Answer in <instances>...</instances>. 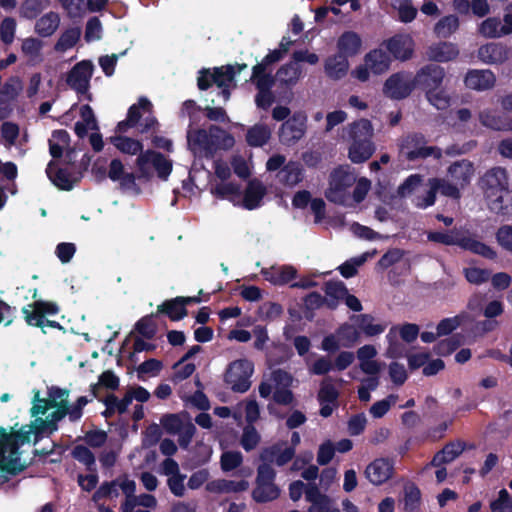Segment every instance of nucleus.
I'll return each mask as SVG.
<instances>
[{
  "mask_svg": "<svg viewBox=\"0 0 512 512\" xmlns=\"http://www.w3.org/2000/svg\"><path fill=\"white\" fill-rule=\"evenodd\" d=\"M360 331L353 324H342L335 333L325 336L321 349L325 352H339L340 348H352L359 342Z\"/></svg>",
  "mask_w": 512,
  "mask_h": 512,
  "instance_id": "9",
  "label": "nucleus"
},
{
  "mask_svg": "<svg viewBox=\"0 0 512 512\" xmlns=\"http://www.w3.org/2000/svg\"><path fill=\"white\" fill-rule=\"evenodd\" d=\"M419 326L414 323H404L401 325L393 326L389 333L387 334V338L389 341H392L393 337L399 335V337L406 343L414 342L419 336Z\"/></svg>",
  "mask_w": 512,
  "mask_h": 512,
  "instance_id": "44",
  "label": "nucleus"
},
{
  "mask_svg": "<svg viewBox=\"0 0 512 512\" xmlns=\"http://www.w3.org/2000/svg\"><path fill=\"white\" fill-rule=\"evenodd\" d=\"M448 175L453 182L464 188L470 183L471 177L474 174V165L467 159H462L452 163L448 167Z\"/></svg>",
  "mask_w": 512,
  "mask_h": 512,
  "instance_id": "27",
  "label": "nucleus"
},
{
  "mask_svg": "<svg viewBox=\"0 0 512 512\" xmlns=\"http://www.w3.org/2000/svg\"><path fill=\"white\" fill-rule=\"evenodd\" d=\"M305 498L311 503L307 512H331V499L321 493L319 487L310 483L307 485L305 490Z\"/></svg>",
  "mask_w": 512,
  "mask_h": 512,
  "instance_id": "29",
  "label": "nucleus"
},
{
  "mask_svg": "<svg viewBox=\"0 0 512 512\" xmlns=\"http://www.w3.org/2000/svg\"><path fill=\"white\" fill-rule=\"evenodd\" d=\"M459 25V18L456 15H446L435 24L434 33L439 38H448L458 30Z\"/></svg>",
  "mask_w": 512,
  "mask_h": 512,
  "instance_id": "46",
  "label": "nucleus"
},
{
  "mask_svg": "<svg viewBox=\"0 0 512 512\" xmlns=\"http://www.w3.org/2000/svg\"><path fill=\"white\" fill-rule=\"evenodd\" d=\"M338 391L332 382L328 379L321 383L318 392V401L321 405L320 415L329 417L337 407Z\"/></svg>",
  "mask_w": 512,
  "mask_h": 512,
  "instance_id": "24",
  "label": "nucleus"
},
{
  "mask_svg": "<svg viewBox=\"0 0 512 512\" xmlns=\"http://www.w3.org/2000/svg\"><path fill=\"white\" fill-rule=\"evenodd\" d=\"M33 433V427L32 426H23L19 431L12 433L8 435L6 433V429L3 427H0V436L15 444V445H22L24 443L30 442L31 435Z\"/></svg>",
  "mask_w": 512,
  "mask_h": 512,
  "instance_id": "54",
  "label": "nucleus"
},
{
  "mask_svg": "<svg viewBox=\"0 0 512 512\" xmlns=\"http://www.w3.org/2000/svg\"><path fill=\"white\" fill-rule=\"evenodd\" d=\"M71 454L77 461L83 463L89 471L95 472V457L87 447L77 445L73 448Z\"/></svg>",
  "mask_w": 512,
  "mask_h": 512,
  "instance_id": "57",
  "label": "nucleus"
},
{
  "mask_svg": "<svg viewBox=\"0 0 512 512\" xmlns=\"http://www.w3.org/2000/svg\"><path fill=\"white\" fill-rule=\"evenodd\" d=\"M213 130L224 134V141L227 146H232L234 138L227 134L220 127L212 125L210 132ZM187 144L188 148L193 154L204 153L206 156H212L217 150V137L212 133H208L205 129H192L189 127L187 131Z\"/></svg>",
  "mask_w": 512,
  "mask_h": 512,
  "instance_id": "6",
  "label": "nucleus"
},
{
  "mask_svg": "<svg viewBox=\"0 0 512 512\" xmlns=\"http://www.w3.org/2000/svg\"><path fill=\"white\" fill-rule=\"evenodd\" d=\"M191 355L186 354L179 362L174 364L175 379L183 380L192 375L195 370V364L189 361Z\"/></svg>",
  "mask_w": 512,
  "mask_h": 512,
  "instance_id": "61",
  "label": "nucleus"
},
{
  "mask_svg": "<svg viewBox=\"0 0 512 512\" xmlns=\"http://www.w3.org/2000/svg\"><path fill=\"white\" fill-rule=\"evenodd\" d=\"M468 318V312L462 311L453 317L443 318L436 326V335L439 337L452 336L455 330L462 328L463 321Z\"/></svg>",
  "mask_w": 512,
  "mask_h": 512,
  "instance_id": "41",
  "label": "nucleus"
},
{
  "mask_svg": "<svg viewBox=\"0 0 512 512\" xmlns=\"http://www.w3.org/2000/svg\"><path fill=\"white\" fill-rule=\"evenodd\" d=\"M478 325L479 322L468 313V318L463 321L461 331L438 342L434 352H456L460 347L472 344L477 338L484 336Z\"/></svg>",
  "mask_w": 512,
  "mask_h": 512,
  "instance_id": "7",
  "label": "nucleus"
},
{
  "mask_svg": "<svg viewBox=\"0 0 512 512\" xmlns=\"http://www.w3.org/2000/svg\"><path fill=\"white\" fill-rule=\"evenodd\" d=\"M159 319L166 316L171 321H180L188 315V310L183 306L179 296L163 301L155 311Z\"/></svg>",
  "mask_w": 512,
  "mask_h": 512,
  "instance_id": "28",
  "label": "nucleus"
},
{
  "mask_svg": "<svg viewBox=\"0 0 512 512\" xmlns=\"http://www.w3.org/2000/svg\"><path fill=\"white\" fill-rule=\"evenodd\" d=\"M159 317L155 312L142 316L125 337L117 352H153L158 348L155 341Z\"/></svg>",
  "mask_w": 512,
  "mask_h": 512,
  "instance_id": "1",
  "label": "nucleus"
},
{
  "mask_svg": "<svg viewBox=\"0 0 512 512\" xmlns=\"http://www.w3.org/2000/svg\"><path fill=\"white\" fill-rule=\"evenodd\" d=\"M425 96L430 104L439 110H444L450 105V97L441 87L438 90L425 92Z\"/></svg>",
  "mask_w": 512,
  "mask_h": 512,
  "instance_id": "58",
  "label": "nucleus"
},
{
  "mask_svg": "<svg viewBox=\"0 0 512 512\" xmlns=\"http://www.w3.org/2000/svg\"><path fill=\"white\" fill-rule=\"evenodd\" d=\"M427 239L431 242L447 246L457 245L463 250L469 251L476 255H480L489 260H494L497 257V253L492 247L477 240L474 237L465 235L456 229L447 232H428Z\"/></svg>",
  "mask_w": 512,
  "mask_h": 512,
  "instance_id": "3",
  "label": "nucleus"
},
{
  "mask_svg": "<svg viewBox=\"0 0 512 512\" xmlns=\"http://www.w3.org/2000/svg\"><path fill=\"white\" fill-rule=\"evenodd\" d=\"M498 244L512 253V225H503L496 232Z\"/></svg>",
  "mask_w": 512,
  "mask_h": 512,
  "instance_id": "64",
  "label": "nucleus"
},
{
  "mask_svg": "<svg viewBox=\"0 0 512 512\" xmlns=\"http://www.w3.org/2000/svg\"><path fill=\"white\" fill-rule=\"evenodd\" d=\"M243 461L242 454L239 451H226L221 455V468L228 472L236 469Z\"/></svg>",
  "mask_w": 512,
  "mask_h": 512,
  "instance_id": "63",
  "label": "nucleus"
},
{
  "mask_svg": "<svg viewBox=\"0 0 512 512\" xmlns=\"http://www.w3.org/2000/svg\"><path fill=\"white\" fill-rule=\"evenodd\" d=\"M262 275L273 285L282 286L296 278L297 270L293 266L284 265L280 268L263 269Z\"/></svg>",
  "mask_w": 512,
  "mask_h": 512,
  "instance_id": "32",
  "label": "nucleus"
},
{
  "mask_svg": "<svg viewBox=\"0 0 512 512\" xmlns=\"http://www.w3.org/2000/svg\"><path fill=\"white\" fill-rule=\"evenodd\" d=\"M56 408L53 412L47 415L45 419L37 417L33 422V427L36 432L48 431L51 433L57 429L56 423L67 415V406H51Z\"/></svg>",
  "mask_w": 512,
  "mask_h": 512,
  "instance_id": "34",
  "label": "nucleus"
},
{
  "mask_svg": "<svg viewBox=\"0 0 512 512\" xmlns=\"http://www.w3.org/2000/svg\"><path fill=\"white\" fill-rule=\"evenodd\" d=\"M373 134V126L368 119H360L349 124L348 135L351 144L348 157L353 163H363L374 154L376 147L372 141Z\"/></svg>",
  "mask_w": 512,
  "mask_h": 512,
  "instance_id": "2",
  "label": "nucleus"
},
{
  "mask_svg": "<svg viewBox=\"0 0 512 512\" xmlns=\"http://www.w3.org/2000/svg\"><path fill=\"white\" fill-rule=\"evenodd\" d=\"M357 329L366 336H376L384 332L385 325L374 323V317L370 314H360L352 317Z\"/></svg>",
  "mask_w": 512,
  "mask_h": 512,
  "instance_id": "40",
  "label": "nucleus"
},
{
  "mask_svg": "<svg viewBox=\"0 0 512 512\" xmlns=\"http://www.w3.org/2000/svg\"><path fill=\"white\" fill-rule=\"evenodd\" d=\"M477 56L485 64L500 65L508 59L509 48L502 43L490 42L479 47Z\"/></svg>",
  "mask_w": 512,
  "mask_h": 512,
  "instance_id": "22",
  "label": "nucleus"
},
{
  "mask_svg": "<svg viewBox=\"0 0 512 512\" xmlns=\"http://www.w3.org/2000/svg\"><path fill=\"white\" fill-rule=\"evenodd\" d=\"M252 373L253 364L247 359H240L230 364L225 379L233 391L243 393L251 386Z\"/></svg>",
  "mask_w": 512,
  "mask_h": 512,
  "instance_id": "12",
  "label": "nucleus"
},
{
  "mask_svg": "<svg viewBox=\"0 0 512 512\" xmlns=\"http://www.w3.org/2000/svg\"><path fill=\"white\" fill-rule=\"evenodd\" d=\"M386 49L395 59L406 61L413 55L412 40L404 35L397 34L383 42Z\"/></svg>",
  "mask_w": 512,
  "mask_h": 512,
  "instance_id": "23",
  "label": "nucleus"
},
{
  "mask_svg": "<svg viewBox=\"0 0 512 512\" xmlns=\"http://www.w3.org/2000/svg\"><path fill=\"white\" fill-rule=\"evenodd\" d=\"M480 184L490 201V209L497 214H506L507 206L503 203V194L508 193L509 188L506 169L497 166L487 170L481 177Z\"/></svg>",
  "mask_w": 512,
  "mask_h": 512,
  "instance_id": "4",
  "label": "nucleus"
},
{
  "mask_svg": "<svg viewBox=\"0 0 512 512\" xmlns=\"http://www.w3.org/2000/svg\"><path fill=\"white\" fill-rule=\"evenodd\" d=\"M295 455L293 447H289L285 442L276 443L262 450L260 458L265 464L275 463L283 466L288 463Z\"/></svg>",
  "mask_w": 512,
  "mask_h": 512,
  "instance_id": "20",
  "label": "nucleus"
},
{
  "mask_svg": "<svg viewBox=\"0 0 512 512\" xmlns=\"http://www.w3.org/2000/svg\"><path fill=\"white\" fill-rule=\"evenodd\" d=\"M81 37V29L79 27H71L62 32L59 39L55 43L54 49L57 52H66L73 48Z\"/></svg>",
  "mask_w": 512,
  "mask_h": 512,
  "instance_id": "47",
  "label": "nucleus"
},
{
  "mask_svg": "<svg viewBox=\"0 0 512 512\" xmlns=\"http://www.w3.org/2000/svg\"><path fill=\"white\" fill-rule=\"evenodd\" d=\"M0 468L11 473L24 469V464L21 462L17 445L5 439H3L0 446Z\"/></svg>",
  "mask_w": 512,
  "mask_h": 512,
  "instance_id": "21",
  "label": "nucleus"
},
{
  "mask_svg": "<svg viewBox=\"0 0 512 512\" xmlns=\"http://www.w3.org/2000/svg\"><path fill=\"white\" fill-rule=\"evenodd\" d=\"M495 74L489 69H470L467 71L464 84L467 88L476 91H485L494 87Z\"/></svg>",
  "mask_w": 512,
  "mask_h": 512,
  "instance_id": "18",
  "label": "nucleus"
},
{
  "mask_svg": "<svg viewBox=\"0 0 512 512\" xmlns=\"http://www.w3.org/2000/svg\"><path fill=\"white\" fill-rule=\"evenodd\" d=\"M256 87L255 104L258 108L268 110L275 102V95L272 91L275 85L274 76H262L259 78L250 77L249 79Z\"/></svg>",
  "mask_w": 512,
  "mask_h": 512,
  "instance_id": "17",
  "label": "nucleus"
},
{
  "mask_svg": "<svg viewBox=\"0 0 512 512\" xmlns=\"http://www.w3.org/2000/svg\"><path fill=\"white\" fill-rule=\"evenodd\" d=\"M414 77L417 88L424 92L438 90L445 78V70L438 64L430 63L421 67Z\"/></svg>",
  "mask_w": 512,
  "mask_h": 512,
  "instance_id": "13",
  "label": "nucleus"
},
{
  "mask_svg": "<svg viewBox=\"0 0 512 512\" xmlns=\"http://www.w3.org/2000/svg\"><path fill=\"white\" fill-rule=\"evenodd\" d=\"M349 69L348 58L338 52L325 60L324 70L326 75L333 80L344 78Z\"/></svg>",
  "mask_w": 512,
  "mask_h": 512,
  "instance_id": "31",
  "label": "nucleus"
},
{
  "mask_svg": "<svg viewBox=\"0 0 512 512\" xmlns=\"http://www.w3.org/2000/svg\"><path fill=\"white\" fill-rule=\"evenodd\" d=\"M49 179L60 190L70 191L74 184L79 181V177L72 178L70 172L65 168H58L54 174L47 171Z\"/></svg>",
  "mask_w": 512,
  "mask_h": 512,
  "instance_id": "48",
  "label": "nucleus"
},
{
  "mask_svg": "<svg viewBox=\"0 0 512 512\" xmlns=\"http://www.w3.org/2000/svg\"><path fill=\"white\" fill-rule=\"evenodd\" d=\"M464 448L463 442H450L433 457L430 465L439 467L443 464L450 463L464 451Z\"/></svg>",
  "mask_w": 512,
  "mask_h": 512,
  "instance_id": "37",
  "label": "nucleus"
},
{
  "mask_svg": "<svg viewBox=\"0 0 512 512\" xmlns=\"http://www.w3.org/2000/svg\"><path fill=\"white\" fill-rule=\"evenodd\" d=\"M480 122L485 127L496 131L511 130L512 127L507 120L500 114L492 111H483L480 113Z\"/></svg>",
  "mask_w": 512,
  "mask_h": 512,
  "instance_id": "50",
  "label": "nucleus"
},
{
  "mask_svg": "<svg viewBox=\"0 0 512 512\" xmlns=\"http://www.w3.org/2000/svg\"><path fill=\"white\" fill-rule=\"evenodd\" d=\"M347 287L344 282L340 280H329L324 284L325 298L327 301V308L335 310L339 301L343 300L347 294Z\"/></svg>",
  "mask_w": 512,
  "mask_h": 512,
  "instance_id": "33",
  "label": "nucleus"
},
{
  "mask_svg": "<svg viewBox=\"0 0 512 512\" xmlns=\"http://www.w3.org/2000/svg\"><path fill=\"white\" fill-rule=\"evenodd\" d=\"M281 52L278 50L270 51L260 63H257L252 68V75L253 78H259L262 76H273L271 72H267L266 70L271 66L272 64L280 61L282 59Z\"/></svg>",
  "mask_w": 512,
  "mask_h": 512,
  "instance_id": "52",
  "label": "nucleus"
},
{
  "mask_svg": "<svg viewBox=\"0 0 512 512\" xmlns=\"http://www.w3.org/2000/svg\"><path fill=\"white\" fill-rule=\"evenodd\" d=\"M271 129L266 124H255L246 133V142L251 147H262L271 138Z\"/></svg>",
  "mask_w": 512,
  "mask_h": 512,
  "instance_id": "38",
  "label": "nucleus"
},
{
  "mask_svg": "<svg viewBox=\"0 0 512 512\" xmlns=\"http://www.w3.org/2000/svg\"><path fill=\"white\" fill-rule=\"evenodd\" d=\"M336 47L338 53L349 58L359 54L362 48V39L355 31H344L338 38Z\"/></svg>",
  "mask_w": 512,
  "mask_h": 512,
  "instance_id": "26",
  "label": "nucleus"
},
{
  "mask_svg": "<svg viewBox=\"0 0 512 512\" xmlns=\"http://www.w3.org/2000/svg\"><path fill=\"white\" fill-rule=\"evenodd\" d=\"M108 178L113 182H119L120 188L123 190H136L140 191L137 186L136 180L137 173L126 172L124 164L119 158H114L110 161L108 168Z\"/></svg>",
  "mask_w": 512,
  "mask_h": 512,
  "instance_id": "16",
  "label": "nucleus"
},
{
  "mask_svg": "<svg viewBox=\"0 0 512 512\" xmlns=\"http://www.w3.org/2000/svg\"><path fill=\"white\" fill-rule=\"evenodd\" d=\"M354 182V175L346 168L343 166L334 168L329 176V187L325 191V197L332 203L343 204L345 192Z\"/></svg>",
  "mask_w": 512,
  "mask_h": 512,
  "instance_id": "11",
  "label": "nucleus"
},
{
  "mask_svg": "<svg viewBox=\"0 0 512 512\" xmlns=\"http://www.w3.org/2000/svg\"><path fill=\"white\" fill-rule=\"evenodd\" d=\"M306 116L294 113L284 121L279 129V141L287 146L297 143L305 134Z\"/></svg>",
  "mask_w": 512,
  "mask_h": 512,
  "instance_id": "14",
  "label": "nucleus"
},
{
  "mask_svg": "<svg viewBox=\"0 0 512 512\" xmlns=\"http://www.w3.org/2000/svg\"><path fill=\"white\" fill-rule=\"evenodd\" d=\"M280 181L287 186H295L303 179V169L300 163L290 161L279 171Z\"/></svg>",
  "mask_w": 512,
  "mask_h": 512,
  "instance_id": "43",
  "label": "nucleus"
},
{
  "mask_svg": "<svg viewBox=\"0 0 512 512\" xmlns=\"http://www.w3.org/2000/svg\"><path fill=\"white\" fill-rule=\"evenodd\" d=\"M266 193V187L260 180L256 178L250 180L243 193V207L247 210L258 208Z\"/></svg>",
  "mask_w": 512,
  "mask_h": 512,
  "instance_id": "25",
  "label": "nucleus"
},
{
  "mask_svg": "<svg viewBox=\"0 0 512 512\" xmlns=\"http://www.w3.org/2000/svg\"><path fill=\"white\" fill-rule=\"evenodd\" d=\"M60 17L55 12H49L40 17L35 24V32L41 37H50L59 27Z\"/></svg>",
  "mask_w": 512,
  "mask_h": 512,
  "instance_id": "42",
  "label": "nucleus"
},
{
  "mask_svg": "<svg viewBox=\"0 0 512 512\" xmlns=\"http://www.w3.org/2000/svg\"><path fill=\"white\" fill-rule=\"evenodd\" d=\"M301 73L302 71L299 64L293 61L282 65L278 69L276 76L280 83L285 85H294L299 80Z\"/></svg>",
  "mask_w": 512,
  "mask_h": 512,
  "instance_id": "49",
  "label": "nucleus"
},
{
  "mask_svg": "<svg viewBox=\"0 0 512 512\" xmlns=\"http://www.w3.org/2000/svg\"><path fill=\"white\" fill-rule=\"evenodd\" d=\"M459 55L457 46L449 42H440L428 49V56L435 62H448Z\"/></svg>",
  "mask_w": 512,
  "mask_h": 512,
  "instance_id": "36",
  "label": "nucleus"
},
{
  "mask_svg": "<svg viewBox=\"0 0 512 512\" xmlns=\"http://www.w3.org/2000/svg\"><path fill=\"white\" fill-rule=\"evenodd\" d=\"M464 276L469 283L480 285L490 279L491 271L478 267H469L464 269Z\"/></svg>",
  "mask_w": 512,
  "mask_h": 512,
  "instance_id": "60",
  "label": "nucleus"
},
{
  "mask_svg": "<svg viewBox=\"0 0 512 512\" xmlns=\"http://www.w3.org/2000/svg\"><path fill=\"white\" fill-rule=\"evenodd\" d=\"M249 488V482L246 480L232 481L218 479L207 483L206 489L211 493H236L246 491Z\"/></svg>",
  "mask_w": 512,
  "mask_h": 512,
  "instance_id": "35",
  "label": "nucleus"
},
{
  "mask_svg": "<svg viewBox=\"0 0 512 512\" xmlns=\"http://www.w3.org/2000/svg\"><path fill=\"white\" fill-rule=\"evenodd\" d=\"M236 76L235 68L233 65H224L221 67H214L212 70V82L217 87L226 86L234 82Z\"/></svg>",
  "mask_w": 512,
  "mask_h": 512,
  "instance_id": "53",
  "label": "nucleus"
},
{
  "mask_svg": "<svg viewBox=\"0 0 512 512\" xmlns=\"http://www.w3.org/2000/svg\"><path fill=\"white\" fill-rule=\"evenodd\" d=\"M399 158L407 162H418L432 157L440 160L443 151L438 146H429L428 139L421 132H410L399 139Z\"/></svg>",
  "mask_w": 512,
  "mask_h": 512,
  "instance_id": "5",
  "label": "nucleus"
},
{
  "mask_svg": "<svg viewBox=\"0 0 512 512\" xmlns=\"http://www.w3.org/2000/svg\"><path fill=\"white\" fill-rule=\"evenodd\" d=\"M501 31V20L496 17L485 19L479 26V33L487 38L505 36Z\"/></svg>",
  "mask_w": 512,
  "mask_h": 512,
  "instance_id": "56",
  "label": "nucleus"
},
{
  "mask_svg": "<svg viewBox=\"0 0 512 512\" xmlns=\"http://www.w3.org/2000/svg\"><path fill=\"white\" fill-rule=\"evenodd\" d=\"M243 415L245 416V419L249 423V425L259 418L260 410L255 400H247L240 402L235 407L233 417L236 420H240Z\"/></svg>",
  "mask_w": 512,
  "mask_h": 512,
  "instance_id": "45",
  "label": "nucleus"
},
{
  "mask_svg": "<svg viewBox=\"0 0 512 512\" xmlns=\"http://www.w3.org/2000/svg\"><path fill=\"white\" fill-rule=\"evenodd\" d=\"M417 88L415 77L406 71L390 75L383 85V93L392 100H403Z\"/></svg>",
  "mask_w": 512,
  "mask_h": 512,
  "instance_id": "10",
  "label": "nucleus"
},
{
  "mask_svg": "<svg viewBox=\"0 0 512 512\" xmlns=\"http://www.w3.org/2000/svg\"><path fill=\"white\" fill-rule=\"evenodd\" d=\"M50 0H24L20 7V16L25 19H35L48 7Z\"/></svg>",
  "mask_w": 512,
  "mask_h": 512,
  "instance_id": "51",
  "label": "nucleus"
},
{
  "mask_svg": "<svg viewBox=\"0 0 512 512\" xmlns=\"http://www.w3.org/2000/svg\"><path fill=\"white\" fill-rule=\"evenodd\" d=\"M275 470L269 464H261L257 469L256 486L252 491V498L258 503H266L277 499L280 489L274 483Z\"/></svg>",
  "mask_w": 512,
  "mask_h": 512,
  "instance_id": "8",
  "label": "nucleus"
},
{
  "mask_svg": "<svg viewBox=\"0 0 512 512\" xmlns=\"http://www.w3.org/2000/svg\"><path fill=\"white\" fill-rule=\"evenodd\" d=\"M94 66L90 60L76 63L67 76V84L78 94H86L90 86V79Z\"/></svg>",
  "mask_w": 512,
  "mask_h": 512,
  "instance_id": "15",
  "label": "nucleus"
},
{
  "mask_svg": "<svg viewBox=\"0 0 512 512\" xmlns=\"http://www.w3.org/2000/svg\"><path fill=\"white\" fill-rule=\"evenodd\" d=\"M491 512H512V497L506 489L498 493V497L490 503Z\"/></svg>",
  "mask_w": 512,
  "mask_h": 512,
  "instance_id": "59",
  "label": "nucleus"
},
{
  "mask_svg": "<svg viewBox=\"0 0 512 512\" xmlns=\"http://www.w3.org/2000/svg\"><path fill=\"white\" fill-rule=\"evenodd\" d=\"M364 62L369 66L372 73L380 75L390 68L391 57L389 53L382 48H376L369 51L364 56Z\"/></svg>",
  "mask_w": 512,
  "mask_h": 512,
  "instance_id": "30",
  "label": "nucleus"
},
{
  "mask_svg": "<svg viewBox=\"0 0 512 512\" xmlns=\"http://www.w3.org/2000/svg\"><path fill=\"white\" fill-rule=\"evenodd\" d=\"M393 472L394 466L392 461L378 458L366 467L365 476L373 485H381L392 477Z\"/></svg>",
  "mask_w": 512,
  "mask_h": 512,
  "instance_id": "19",
  "label": "nucleus"
},
{
  "mask_svg": "<svg viewBox=\"0 0 512 512\" xmlns=\"http://www.w3.org/2000/svg\"><path fill=\"white\" fill-rule=\"evenodd\" d=\"M211 193L219 199H227L229 196L240 194V185L233 182L218 183L211 188Z\"/></svg>",
  "mask_w": 512,
  "mask_h": 512,
  "instance_id": "62",
  "label": "nucleus"
},
{
  "mask_svg": "<svg viewBox=\"0 0 512 512\" xmlns=\"http://www.w3.org/2000/svg\"><path fill=\"white\" fill-rule=\"evenodd\" d=\"M108 140L123 154L134 156L143 150L142 142L134 138L114 135L109 137Z\"/></svg>",
  "mask_w": 512,
  "mask_h": 512,
  "instance_id": "39",
  "label": "nucleus"
},
{
  "mask_svg": "<svg viewBox=\"0 0 512 512\" xmlns=\"http://www.w3.org/2000/svg\"><path fill=\"white\" fill-rule=\"evenodd\" d=\"M188 421L184 416L168 414L163 416L160 422L167 433L176 435Z\"/></svg>",
  "mask_w": 512,
  "mask_h": 512,
  "instance_id": "55",
  "label": "nucleus"
}]
</instances>
